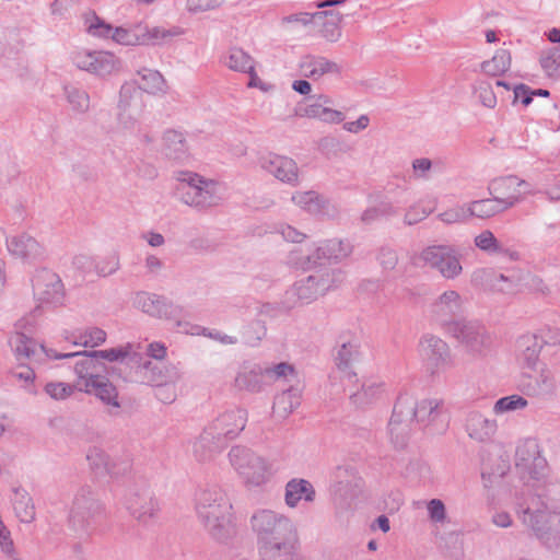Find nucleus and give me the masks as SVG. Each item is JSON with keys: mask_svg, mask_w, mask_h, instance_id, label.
<instances>
[{"mask_svg": "<svg viewBox=\"0 0 560 560\" xmlns=\"http://www.w3.org/2000/svg\"><path fill=\"white\" fill-rule=\"evenodd\" d=\"M34 320L28 317L19 319L14 325V331L9 339V345L18 361H28L32 364H42L50 359L78 358L73 370L75 373L74 387L79 392H89V388L105 375V365L98 361L91 351L59 353L54 349L37 343L33 334Z\"/></svg>", "mask_w": 560, "mask_h": 560, "instance_id": "nucleus-1", "label": "nucleus"}, {"mask_svg": "<svg viewBox=\"0 0 560 560\" xmlns=\"http://www.w3.org/2000/svg\"><path fill=\"white\" fill-rule=\"evenodd\" d=\"M249 523L256 536L258 553L264 560H275L294 553L299 536L289 516L260 509L253 513Z\"/></svg>", "mask_w": 560, "mask_h": 560, "instance_id": "nucleus-2", "label": "nucleus"}, {"mask_svg": "<svg viewBox=\"0 0 560 560\" xmlns=\"http://www.w3.org/2000/svg\"><path fill=\"white\" fill-rule=\"evenodd\" d=\"M195 509L205 530L217 541H225L233 534L232 503L218 486H207L196 493Z\"/></svg>", "mask_w": 560, "mask_h": 560, "instance_id": "nucleus-3", "label": "nucleus"}, {"mask_svg": "<svg viewBox=\"0 0 560 560\" xmlns=\"http://www.w3.org/2000/svg\"><path fill=\"white\" fill-rule=\"evenodd\" d=\"M290 376H295V369L288 362L260 364L244 361L238 366L232 385L237 392L259 394L276 382L287 381Z\"/></svg>", "mask_w": 560, "mask_h": 560, "instance_id": "nucleus-4", "label": "nucleus"}, {"mask_svg": "<svg viewBox=\"0 0 560 560\" xmlns=\"http://www.w3.org/2000/svg\"><path fill=\"white\" fill-rule=\"evenodd\" d=\"M174 191L178 200L197 210H206L222 201L220 185L198 173L179 170L173 173Z\"/></svg>", "mask_w": 560, "mask_h": 560, "instance_id": "nucleus-5", "label": "nucleus"}, {"mask_svg": "<svg viewBox=\"0 0 560 560\" xmlns=\"http://www.w3.org/2000/svg\"><path fill=\"white\" fill-rule=\"evenodd\" d=\"M518 518L546 546H560V514L548 510L540 497H532L526 506L518 505Z\"/></svg>", "mask_w": 560, "mask_h": 560, "instance_id": "nucleus-6", "label": "nucleus"}, {"mask_svg": "<svg viewBox=\"0 0 560 560\" xmlns=\"http://www.w3.org/2000/svg\"><path fill=\"white\" fill-rule=\"evenodd\" d=\"M353 253V244L349 240L330 238L314 244L307 254L292 250L288 255V264L294 268L310 270L326 262L338 264Z\"/></svg>", "mask_w": 560, "mask_h": 560, "instance_id": "nucleus-7", "label": "nucleus"}, {"mask_svg": "<svg viewBox=\"0 0 560 560\" xmlns=\"http://www.w3.org/2000/svg\"><path fill=\"white\" fill-rule=\"evenodd\" d=\"M342 272L338 269H322L298 282L285 293L289 307L308 304L324 295L341 281Z\"/></svg>", "mask_w": 560, "mask_h": 560, "instance_id": "nucleus-8", "label": "nucleus"}, {"mask_svg": "<svg viewBox=\"0 0 560 560\" xmlns=\"http://www.w3.org/2000/svg\"><path fill=\"white\" fill-rule=\"evenodd\" d=\"M229 462L247 487H260L271 477V466L250 448L235 445L229 454Z\"/></svg>", "mask_w": 560, "mask_h": 560, "instance_id": "nucleus-9", "label": "nucleus"}, {"mask_svg": "<svg viewBox=\"0 0 560 560\" xmlns=\"http://www.w3.org/2000/svg\"><path fill=\"white\" fill-rule=\"evenodd\" d=\"M418 260L436 271L443 279L454 280L463 273L462 254L454 245L441 244L423 248Z\"/></svg>", "mask_w": 560, "mask_h": 560, "instance_id": "nucleus-10", "label": "nucleus"}, {"mask_svg": "<svg viewBox=\"0 0 560 560\" xmlns=\"http://www.w3.org/2000/svg\"><path fill=\"white\" fill-rule=\"evenodd\" d=\"M122 504L139 523L149 524L160 512V504L148 483L133 481L125 490Z\"/></svg>", "mask_w": 560, "mask_h": 560, "instance_id": "nucleus-11", "label": "nucleus"}, {"mask_svg": "<svg viewBox=\"0 0 560 560\" xmlns=\"http://www.w3.org/2000/svg\"><path fill=\"white\" fill-rule=\"evenodd\" d=\"M136 381L147 385H176L182 380V372L176 364L153 362L144 354L133 353L131 358Z\"/></svg>", "mask_w": 560, "mask_h": 560, "instance_id": "nucleus-12", "label": "nucleus"}, {"mask_svg": "<svg viewBox=\"0 0 560 560\" xmlns=\"http://www.w3.org/2000/svg\"><path fill=\"white\" fill-rule=\"evenodd\" d=\"M103 514L102 503L89 488L79 490L73 499L68 523L78 534H88L95 521Z\"/></svg>", "mask_w": 560, "mask_h": 560, "instance_id": "nucleus-13", "label": "nucleus"}, {"mask_svg": "<svg viewBox=\"0 0 560 560\" xmlns=\"http://www.w3.org/2000/svg\"><path fill=\"white\" fill-rule=\"evenodd\" d=\"M463 345L467 353L474 357H485L490 352L492 337L486 327L477 320L462 318L446 331Z\"/></svg>", "mask_w": 560, "mask_h": 560, "instance_id": "nucleus-14", "label": "nucleus"}, {"mask_svg": "<svg viewBox=\"0 0 560 560\" xmlns=\"http://www.w3.org/2000/svg\"><path fill=\"white\" fill-rule=\"evenodd\" d=\"M86 32L96 37L112 38L115 43L124 46H142V24H135L130 27H113L101 19L94 11L84 15Z\"/></svg>", "mask_w": 560, "mask_h": 560, "instance_id": "nucleus-15", "label": "nucleus"}, {"mask_svg": "<svg viewBox=\"0 0 560 560\" xmlns=\"http://www.w3.org/2000/svg\"><path fill=\"white\" fill-rule=\"evenodd\" d=\"M145 108L144 94L136 82H125L119 90L117 104L118 126L125 130H135Z\"/></svg>", "mask_w": 560, "mask_h": 560, "instance_id": "nucleus-16", "label": "nucleus"}, {"mask_svg": "<svg viewBox=\"0 0 560 560\" xmlns=\"http://www.w3.org/2000/svg\"><path fill=\"white\" fill-rule=\"evenodd\" d=\"M488 191L505 210H509L530 194V185L515 175H506L493 178L488 185Z\"/></svg>", "mask_w": 560, "mask_h": 560, "instance_id": "nucleus-17", "label": "nucleus"}, {"mask_svg": "<svg viewBox=\"0 0 560 560\" xmlns=\"http://www.w3.org/2000/svg\"><path fill=\"white\" fill-rule=\"evenodd\" d=\"M413 402L409 395H400L394 406L392 418L388 422V434L395 447L406 446L412 431V408Z\"/></svg>", "mask_w": 560, "mask_h": 560, "instance_id": "nucleus-18", "label": "nucleus"}, {"mask_svg": "<svg viewBox=\"0 0 560 560\" xmlns=\"http://www.w3.org/2000/svg\"><path fill=\"white\" fill-rule=\"evenodd\" d=\"M465 299L453 289L442 292L430 305L431 317L446 332L460 319H456L464 312Z\"/></svg>", "mask_w": 560, "mask_h": 560, "instance_id": "nucleus-19", "label": "nucleus"}, {"mask_svg": "<svg viewBox=\"0 0 560 560\" xmlns=\"http://www.w3.org/2000/svg\"><path fill=\"white\" fill-rule=\"evenodd\" d=\"M419 353L431 374L440 373L452 365L448 345L440 337L424 334L419 341Z\"/></svg>", "mask_w": 560, "mask_h": 560, "instance_id": "nucleus-20", "label": "nucleus"}, {"mask_svg": "<svg viewBox=\"0 0 560 560\" xmlns=\"http://www.w3.org/2000/svg\"><path fill=\"white\" fill-rule=\"evenodd\" d=\"M248 410L241 406H233L220 412L208 425L226 444L237 439L246 428Z\"/></svg>", "mask_w": 560, "mask_h": 560, "instance_id": "nucleus-21", "label": "nucleus"}, {"mask_svg": "<svg viewBox=\"0 0 560 560\" xmlns=\"http://www.w3.org/2000/svg\"><path fill=\"white\" fill-rule=\"evenodd\" d=\"M34 298L40 304L59 306L65 300V288L60 277L49 270L40 269L33 278Z\"/></svg>", "mask_w": 560, "mask_h": 560, "instance_id": "nucleus-22", "label": "nucleus"}, {"mask_svg": "<svg viewBox=\"0 0 560 560\" xmlns=\"http://www.w3.org/2000/svg\"><path fill=\"white\" fill-rule=\"evenodd\" d=\"M73 63L97 77H107L119 71V59L109 51L79 50L72 55Z\"/></svg>", "mask_w": 560, "mask_h": 560, "instance_id": "nucleus-23", "label": "nucleus"}, {"mask_svg": "<svg viewBox=\"0 0 560 560\" xmlns=\"http://www.w3.org/2000/svg\"><path fill=\"white\" fill-rule=\"evenodd\" d=\"M258 164L262 171L281 183L290 186L300 184V170L296 162L284 155L268 153L259 158Z\"/></svg>", "mask_w": 560, "mask_h": 560, "instance_id": "nucleus-24", "label": "nucleus"}, {"mask_svg": "<svg viewBox=\"0 0 560 560\" xmlns=\"http://www.w3.org/2000/svg\"><path fill=\"white\" fill-rule=\"evenodd\" d=\"M515 466L522 472H527L533 479H539L544 476L547 462L540 455L539 445L536 440L528 439L517 445Z\"/></svg>", "mask_w": 560, "mask_h": 560, "instance_id": "nucleus-25", "label": "nucleus"}, {"mask_svg": "<svg viewBox=\"0 0 560 560\" xmlns=\"http://www.w3.org/2000/svg\"><path fill=\"white\" fill-rule=\"evenodd\" d=\"M296 114L301 117L318 119L327 124H340L345 120V114L332 108V101L326 95L308 98L306 104L299 107Z\"/></svg>", "mask_w": 560, "mask_h": 560, "instance_id": "nucleus-26", "label": "nucleus"}, {"mask_svg": "<svg viewBox=\"0 0 560 560\" xmlns=\"http://www.w3.org/2000/svg\"><path fill=\"white\" fill-rule=\"evenodd\" d=\"M525 273L516 268L506 269L504 272L489 271L487 287L494 293L514 296L522 292Z\"/></svg>", "mask_w": 560, "mask_h": 560, "instance_id": "nucleus-27", "label": "nucleus"}, {"mask_svg": "<svg viewBox=\"0 0 560 560\" xmlns=\"http://www.w3.org/2000/svg\"><path fill=\"white\" fill-rule=\"evenodd\" d=\"M228 444L219 438L207 424L192 442V455L199 463L213 460Z\"/></svg>", "mask_w": 560, "mask_h": 560, "instance_id": "nucleus-28", "label": "nucleus"}, {"mask_svg": "<svg viewBox=\"0 0 560 560\" xmlns=\"http://www.w3.org/2000/svg\"><path fill=\"white\" fill-rule=\"evenodd\" d=\"M526 395L538 398L551 397L556 394L557 381L552 370L542 365L535 375L528 376L523 383Z\"/></svg>", "mask_w": 560, "mask_h": 560, "instance_id": "nucleus-29", "label": "nucleus"}, {"mask_svg": "<svg viewBox=\"0 0 560 560\" xmlns=\"http://www.w3.org/2000/svg\"><path fill=\"white\" fill-rule=\"evenodd\" d=\"M9 253L23 261H34L43 256L42 245L30 234L20 233L7 237Z\"/></svg>", "mask_w": 560, "mask_h": 560, "instance_id": "nucleus-30", "label": "nucleus"}, {"mask_svg": "<svg viewBox=\"0 0 560 560\" xmlns=\"http://www.w3.org/2000/svg\"><path fill=\"white\" fill-rule=\"evenodd\" d=\"M291 201L312 215L325 217L334 211L330 201L315 190L295 191L291 196Z\"/></svg>", "mask_w": 560, "mask_h": 560, "instance_id": "nucleus-31", "label": "nucleus"}, {"mask_svg": "<svg viewBox=\"0 0 560 560\" xmlns=\"http://www.w3.org/2000/svg\"><path fill=\"white\" fill-rule=\"evenodd\" d=\"M465 429L471 440L485 443L494 436L498 424L495 420L489 419L478 411H471L467 415Z\"/></svg>", "mask_w": 560, "mask_h": 560, "instance_id": "nucleus-32", "label": "nucleus"}, {"mask_svg": "<svg viewBox=\"0 0 560 560\" xmlns=\"http://www.w3.org/2000/svg\"><path fill=\"white\" fill-rule=\"evenodd\" d=\"M136 307L153 317L168 318L173 314V305L163 296L149 292H139L133 301Z\"/></svg>", "mask_w": 560, "mask_h": 560, "instance_id": "nucleus-33", "label": "nucleus"}, {"mask_svg": "<svg viewBox=\"0 0 560 560\" xmlns=\"http://www.w3.org/2000/svg\"><path fill=\"white\" fill-rule=\"evenodd\" d=\"M316 498L314 486L304 478L289 480L284 488V502L290 509H294L303 500L311 503Z\"/></svg>", "mask_w": 560, "mask_h": 560, "instance_id": "nucleus-34", "label": "nucleus"}, {"mask_svg": "<svg viewBox=\"0 0 560 560\" xmlns=\"http://www.w3.org/2000/svg\"><path fill=\"white\" fill-rule=\"evenodd\" d=\"M162 152L172 161L183 162L189 158V147L185 135L177 130H166L162 137Z\"/></svg>", "mask_w": 560, "mask_h": 560, "instance_id": "nucleus-35", "label": "nucleus"}, {"mask_svg": "<svg viewBox=\"0 0 560 560\" xmlns=\"http://www.w3.org/2000/svg\"><path fill=\"white\" fill-rule=\"evenodd\" d=\"M384 396L385 384L378 380L368 378L351 394L350 399L357 407L364 408L382 400Z\"/></svg>", "mask_w": 560, "mask_h": 560, "instance_id": "nucleus-36", "label": "nucleus"}, {"mask_svg": "<svg viewBox=\"0 0 560 560\" xmlns=\"http://www.w3.org/2000/svg\"><path fill=\"white\" fill-rule=\"evenodd\" d=\"M84 393L97 397L108 408L110 415H117L121 407L118 390L106 376L97 383H94L93 386L89 388V392Z\"/></svg>", "mask_w": 560, "mask_h": 560, "instance_id": "nucleus-37", "label": "nucleus"}, {"mask_svg": "<svg viewBox=\"0 0 560 560\" xmlns=\"http://www.w3.org/2000/svg\"><path fill=\"white\" fill-rule=\"evenodd\" d=\"M12 491L11 502L15 516L22 523H33L36 518V508L33 498L22 487H14Z\"/></svg>", "mask_w": 560, "mask_h": 560, "instance_id": "nucleus-38", "label": "nucleus"}, {"mask_svg": "<svg viewBox=\"0 0 560 560\" xmlns=\"http://www.w3.org/2000/svg\"><path fill=\"white\" fill-rule=\"evenodd\" d=\"M302 73L312 79L319 80L326 74H340V66L325 57H307L301 63Z\"/></svg>", "mask_w": 560, "mask_h": 560, "instance_id": "nucleus-39", "label": "nucleus"}, {"mask_svg": "<svg viewBox=\"0 0 560 560\" xmlns=\"http://www.w3.org/2000/svg\"><path fill=\"white\" fill-rule=\"evenodd\" d=\"M466 205L469 220L471 218L489 220L506 211L500 201H498L493 196L490 198L472 200Z\"/></svg>", "mask_w": 560, "mask_h": 560, "instance_id": "nucleus-40", "label": "nucleus"}, {"mask_svg": "<svg viewBox=\"0 0 560 560\" xmlns=\"http://www.w3.org/2000/svg\"><path fill=\"white\" fill-rule=\"evenodd\" d=\"M301 389L290 386L276 395L272 406L273 412L281 418H287L301 405Z\"/></svg>", "mask_w": 560, "mask_h": 560, "instance_id": "nucleus-41", "label": "nucleus"}, {"mask_svg": "<svg viewBox=\"0 0 560 560\" xmlns=\"http://www.w3.org/2000/svg\"><path fill=\"white\" fill-rule=\"evenodd\" d=\"M141 78V85H138L144 92L152 95H163L167 93L168 86L163 74L154 69L141 68L137 71Z\"/></svg>", "mask_w": 560, "mask_h": 560, "instance_id": "nucleus-42", "label": "nucleus"}, {"mask_svg": "<svg viewBox=\"0 0 560 560\" xmlns=\"http://www.w3.org/2000/svg\"><path fill=\"white\" fill-rule=\"evenodd\" d=\"M225 66L233 70L250 74L249 86L255 85L254 79L256 78L255 66L253 58L241 48H232L229 50L224 59Z\"/></svg>", "mask_w": 560, "mask_h": 560, "instance_id": "nucleus-43", "label": "nucleus"}, {"mask_svg": "<svg viewBox=\"0 0 560 560\" xmlns=\"http://www.w3.org/2000/svg\"><path fill=\"white\" fill-rule=\"evenodd\" d=\"M63 96L74 114L83 115L90 110L91 97L84 89L67 84L63 86Z\"/></svg>", "mask_w": 560, "mask_h": 560, "instance_id": "nucleus-44", "label": "nucleus"}, {"mask_svg": "<svg viewBox=\"0 0 560 560\" xmlns=\"http://www.w3.org/2000/svg\"><path fill=\"white\" fill-rule=\"evenodd\" d=\"M184 31L178 26L164 28L161 26L149 27L142 24V46H156L161 45L168 39L180 36Z\"/></svg>", "mask_w": 560, "mask_h": 560, "instance_id": "nucleus-45", "label": "nucleus"}, {"mask_svg": "<svg viewBox=\"0 0 560 560\" xmlns=\"http://www.w3.org/2000/svg\"><path fill=\"white\" fill-rule=\"evenodd\" d=\"M409 399L413 402L412 419L418 423H429L435 420L440 415L441 402L436 399H422L417 401L409 395Z\"/></svg>", "mask_w": 560, "mask_h": 560, "instance_id": "nucleus-46", "label": "nucleus"}, {"mask_svg": "<svg viewBox=\"0 0 560 560\" xmlns=\"http://www.w3.org/2000/svg\"><path fill=\"white\" fill-rule=\"evenodd\" d=\"M511 67V54L508 49L500 48L490 60L481 63L482 71L491 77H499Z\"/></svg>", "mask_w": 560, "mask_h": 560, "instance_id": "nucleus-47", "label": "nucleus"}, {"mask_svg": "<svg viewBox=\"0 0 560 560\" xmlns=\"http://www.w3.org/2000/svg\"><path fill=\"white\" fill-rule=\"evenodd\" d=\"M539 63L546 75L560 80V45L542 50Z\"/></svg>", "mask_w": 560, "mask_h": 560, "instance_id": "nucleus-48", "label": "nucleus"}, {"mask_svg": "<svg viewBox=\"0 0 560 560\" xmlns=\"http://www.w3.org/2000/svg\"><path fill=\"white\" fill-rule=\"evenodd\" d=\"M475 246L489 255L508 253L502 243L495 237L492 231L483 230L474 238Z\"/></svg>", "mask_w": 560, "mask_h": 560, "instance_id": "nucleus-49", "label": "nucleus"}, {"mask_svg": "<svg viewBox=\"0 0 560 560\" xmlns=\"http://www.w3.org/2000/svg\"><path fill=\"white\" fill-rule=\"evenodd\" d=\"M359 347L353 341L343 342L336 352L335 361L340 371H348L359 359Z\"/></svg>", "mask_w": 560, "mask_h": 560, "instance_id": "nucleus-50", "label": "nucleus"}, {"mask_svg": "<svg viewBox=\"0 0 560 560\" xmlns=\"http://www.w3.org/2000/svg\"><path fill=\"white\" fill-rule=\"evenodd\" d=\"M91 353L98 360H106L108 362H114L118 360H122L126 358H129L131 361V358L133 353H138L135 350V345L132 343H126L122 347L118 348H112V349H105V350H93Z\"/></svg>", "mask_w": 560, "mask_h": 560, "instance_id": "nucleus-51", "label": "nucleus"}, {"mask_svg": "<svg viewBox=\"0 0 560 560\" xmlns=\"http://www.w3.org/2000/svg\"><path fill=\"white\" fill-rule=\"evenodd\" d=\"M131 467L132 459L129 455H109L104 475H108L112 478H119L130 472Z\"/></svg>", "mask_w": 560, "mask_h": 560, "instance_id": "nucleus-52", "label": "nucleus"}, {"mask_svg": "<svg viewBox=\"0 0 560 560\" xmlns=\"http://www.w3.org/2000/svg\"><path fill=\"white\" fill-rule=\"evenodd\" d=\"M396 210L390 201L383 200L377 205L365 209L361 214V221L364 224H371L382 218L390 217Z\"/></svg>", "mask_w": 560, "mask_h": 560, "instance_id": "nucleus-53", "label": "nucleus"}, {"mask_svg": "<svg viewBox=\"0 0 560 560\" xmlns=\"http://www.w3.org/2000/svg\"><path fill=\"white\" fill-rule=\"evenodd\" d=\"M177 326L182 328V331L190 335H203L211 339L218 340L223 345H235L237 342V338L233 336H229L226 334H222L220 331H210L207 328L200 326H191L188 328V324L177 323Z\"/></svg>", "mask_w": 560, "mask_h": 560, "instance_id": "nucleus-54", "label": "nucleus"}, {"mask_svg": "<svg viewBox=\"0 0 560 560\" xmlns=\"http://www.w3.org/2000/svg\"><path fill=\"white\" fill-rule=\"evenodd\" d=\"M107 334L98 327H89L81 331L77 338L75 343L83 347L95 348L106 341Z\"/></svg>", "mask_w": 560, "mask_h": 560, "instance_id": "nucleus-55", "label": "nucleus"}, {"mask_svg": "<svg viewBox=\"0 0 560 560\" xmlns=\"http://www.w3.org/2000/svg\"><path fill=\"white\" fill-rule=\"evenodd\" d=\"M328 15H332V12L331 11H317L314 13L298 12V13H293V14L283 16L281 19V24L287 25V24L296 23V24H301L303 26H307V25L312 24L313 22L323 20L324 18H326Z\"/></svg>", "mask_w": 560, "mask_h": 560, "instance_id": "nucleus-56", "label": "nucleus"}, {"mask_svg": "<svg viewBox=\"0 0 560 560\" xmlns=\"http://www.w3.org/2000/svg\"><path fill=\"white\" fill-rule=\"evenodd\" d=\"M527 404V400L522 396L511 395L497 400L493 410L495 413H504L508 411L524 409Z\"/></svg>", "mask_w": 560, "mask_h": 560, "instance_id": "nucleus-57", "label": "nucleus"}, {"mask_svg": "<svg viewBox=\"0 0 560 560\" xmlns=\"http://www.w3.org/2000/svg\"><path fill=\"white\" fill-rule=\"evenodd\" d=\"M109 455L100 447H91L86 453V460L90 467L97 474L104 475Z\"/></svg>", "mask_w": 560, "mask_h": 560, "instance_id": "nucleus-58", "label": "nucleus"}, {"mask_svg": "<svg viewBox=\"0 0 560 560\" xmlns=\"http://www.w3.org/2000/svg\"><path fill=\"white\" fill-rule=\"evenodd\" d=\"M77 388L74 384L63 382H49L45 385V393L55 400H63L70 397Z\"/></svg>", "mask_w": 560, "mask_h": 560, "instance_id": "nucleus-59", "label": "nucleus"}, {"mask_svg": "<svg viewBox=\"0 0 560 560\" xmlns=\"http://www.w3.org/2000/svg\"><path fill=\"white\" fill-rule=\"evenodd\" d=\"M439 219L446 224L464 223L469 221L467 205H458L446 209L439 214Z\"/></svg>", "mask_w": 560, "mask_h": 560, "instance_id": "nucleus-60", "label": "nucleus"}, {"mask_svg": "<svg viewBox=\"0 0 560 560\" xmlns=\"http://www.w3.org/2000/svg\"><path fill=\"white\" fill-rule=\"evenodd\" d=\"M96 275L106 277L115 273L119 269V257L116 253H112L106 257L95 260Z\"/></svg>", "mask_w": 560, "mask_h": 560, "instance_id": "nucleus-61", "label": "nucleus"}, {"mask_svg": "<svg viewBox=\"0 0 560 560\" xmlns=\"http://www.w3.org/2000/svg\"><path fill=\"white\" fill-rule=\"evenodd\" d=\"M376 259L384 271H390L397 266L398 255L392 247L382 246L377 252Z\"/></svg>", "mask_w": 560, "mask_h": 560, "instance_id": "nucleus-62", "label": "nucleus"}, {"mask_svg": "<svg viewBox=\"0 0 560 560\" xmlns=\"http://www.w3.org/2000/svg\"><path fill=\"white\" fill-rule=\"evenodd\" d=\"M475 93L480 103L487 108H494L497 105V96L492 86L488 82H479L475 88Z\"/></svg>", "mask_w": 560, "mask_h": 560, "instance_id": "nucleus-63", "label": "nucleus"}, {"mask_svg": "<svg viewBox=\"0 0 560 560\" xmlns=\"http://www.w3.org/2000/svg\"><path fill=\"white\" fill-rule=\"evenodd\" d=\"M427 510L430 521L443 524L446 521L445 504L440 499H432L427 503Z\"/></svg>", "mask_w": 560, "mask_h": 560, "instance_id": "nucleus-64", "label": "nucleus"}]
</instances>
